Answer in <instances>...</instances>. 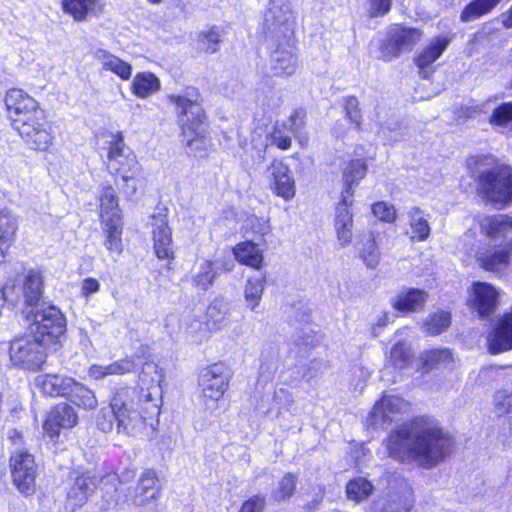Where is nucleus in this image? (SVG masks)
<instances>
[{"mask_svg":"<svg viewBox=\"0 0 512 512\" xmlns=\"http://www.w3.org/2000/svg\"><path fill=\"white\" fill-rule=\"evenodd\" d=\"M447 40L438 39L436 42L431 43L426 47L415 59L417 67L420 69V75L423 78H427L426 68L434 63L444 52L447 47Z\"/></svg>","mask_w":512,"mask_h":512,"instance_id":"f704fd0d","label":"nucleus"},{"mask_svg":"<svg viewBox=\"0 0 512 512\" xmlns=\"http://www.w3.org/2000/svg\"><path fill=\"white\" fill-rule=\"evenodd\" d=\"M350 195L342 192V199L336 207L335 228L341 245H347L352 239L353 216L349 210L352 205Z\"/></svg>","mask_w":512,"mask_h":512,"instance_id":"aec40b11","label":"nucleus"},{"mask_svg":"<svg viewBox=\"0 0 512 512\" xmlns=\"http://www.w3.org/2000/svg\"><path fill=\"white\" fill-rule=\"evenodd\" d=\"M152 234L155 254L159 259H172L174 257L171 229L163 215L153 216Z\"/></svg>","mask_w":512,"mask_h":512,"instance_id":"dca6fc26","label":"nucleus"},{"mask_svg":"<svg viewBox=\"0 0 512 512\" xmlns=\"http://www.w3.org/2000/svg\"><path fill=\"white\" fill-rule=\"evenodd\" d=\"M265 507V498L254 496L242 504L239 512H262Z\"/></svg>","mask_w":512,"mask_h":512,"instance_id":"69168bd1","label":"nucleus"},{"mask_svg":"<svg viewBox=\"0 0 512 512\" xmlns=\"http://www.w3.org/2000/svg\"><path fill=\"white\" fill-rule=\"evenodd\" d=\"M343 100L346 119L351 124L355 125L357 130H360L362 126V114L358 99L355 96H348Z\"/></svg>","mask_w":512,"mask_h":512,"instance_id":"5fc2aeb1","label":"nucleus"},{"mask_svg":"<svg viewBox=\"0 0 512 512\" xmlns=\"http://www.w3.org/2000/svg\"><path fill=\"white\" fill-rule=\"evenodd\" d=\"M499 294L490 284L475 282L472 285V294L469 305L482 318L493 314L498 306Z\"/></svg>","mask_w":512,"mask_h":512,"instance_id":"f8f14e48","label":"nucleus"},{"mask_svg":"<svg viewBox=\"0 0 512 512\" xmlns=\"http://www.w3.org/2000/svg\"><path fill=\"white\" fill-rule=\"evenodd\" d=\"M44 110L40 107L24 113L12 120L13 128L35 150H47L52 143V135L47 128Z\"/></svg>","mask_w":512,"mask_h":512,"instance_id":"0eeeda50","label":"nucleus"},{"mask_svg":"<svg viewBox=\"0 0 512 512\" xmlns=\"http://www.w3.org/2000/svg\"><path fill=\"white\" fill-rule=\"evenodd\" d=\"M407 407V403L395 395H384L374 405L369 414L368 421L372 426L383 425L392 422L396 415L400 414Z\"/></svg>","mask_w":512,"mask_h":512,"instance_id":"4468645a","label":"nucleus"},{"mask_svg":"<svg viewBox=\"0 0 512 512\" xmlns=\"http://www.w3.org/2000/svg\"><path fill=\"white\" fill-rule=\"evenodd\" d=\"M297 477L292 473H287L278 482L277 487L272 492V497L276 501H282L293 495L296 487Z\"/></svg>","mask_w":512,"mask_h":512,"instance_id":"603ef678","label":"nucleus"},{"mask_svg":"<svg viewBox=\"0 0 512 512\" xmlns=\"http://www.w3.org/2000/svg\"><path fill=\"white\" fill-rule=\"evenodd\" d=\"M271 55V69L276 76H291L295 73L298 60L293 53L294 39L291 40V47L284 41Z\"/></svg>","mask_w":512,"mask_h":512,"instance_id":"6ab92c4d","label":"nucleus"},{"mask_svg":"<svg viewBox=\"0 0 512 512\" xmlns=\"http://www.w3.org/2000/svg\"><path fill=\"white\" fill-rule=\"evenodd\" d=\"M229 303L224 298H216L207 308L206 324L211 330H221L229 324Z\"/></svg>","mask_w":512,"mask_h":512,"instance_id":"c756f323","label":"nucleus"},{"mask_svg":"<svg viewBox=\"0 0 512 512\" xmlns=\"http://www.w3.org/2000/svg\"><path fill=\"white\" fill-rule=\"evenodd\" d=\"M100 283L94 278H86L82 282L81 295L88 298L91 294L98 292Z\"/></svg>","mask_w":512,"mask_h":512,"instance_id":"774afa93","label":"nucleus"},{"mask_svg":"<svg viewBox=\"0 0 512 512\" xmlns=\"http://www.w3.org/2000/svg\"><path fill=\"white\" fill-rule=\"evenodd\" d=\"M360 257L368 268H376L380 260V253L374 238L369 237L363 244L360 250Z\"/></svg>","mask_w":512,"mask_h":512,"instance_id":"6e6d98bb","label":"nucleus"},{"mask_svg":"<svg viewBox=\"0 0 512 512\" xmlns=\"http://www.w3.org/2000/svg\"><path fill=\"white\" fill-rule=\"evenodd\" d=\"M478 191L487 200L507 205L512 202V169L495 165L479 170L477 176Z\"/></svg>","mask_w":512,"mask_h":512,"instance_id":"20e7f679","label":"nucleus"},{"mask_svg":"<svg viewBox=\"0 0 512 512\" xmlns=\"http://www.w3.org/2000/svg\"><path fill=\"white\" fill-rule=\"evenodd\" d=\"M371 16L378 17L387 14L392 5V0H370Z\"/></svg>","mask_w":512,"mask_h":512,"instance_id":"338daca9","label":"nucleus"},{"mask_svg":"<svg viewBox=\"0 0 512 512\" xmlns=\"http://www.w3.org/2000/svg\"><path fill=\"white\" fill-rule=\"evenodd\" d=\"M127 394V389H121L113 396V400H118V405L115 409L118 433L128 434L130 431L132 417L127 403L124 401V397H126Z\"/></svg>","mask_w":512,"mask_h":512,"instance_id":"a19ab883","label":"nucleus"},{"mask_svg":"<svg viewBox=\"0 0 512 512\" xmlns=\"http://www.w3.org/2000/svg\"><path fill=\"white\" fill-rule=\"evenodd\" d=\"M78 416L74 408L66 403L55 405L43 424L44 431L53 439L61 429H69L77 424Z\"/></svg>","mask_w":512,"mask_h":512,"instance_id":"ddd939ff","label":"nucleus"},{"mask_svg":"<svg viewBox=\"0 0 512 512\" xmlns=\"http://www.w3.org/2000/svg\"><path fill=\"white\" fill-rule=\"evenodd\" d=\"M100 0H63L62 6L66 13H69L77 21L86 18L89 12L96 9Z\"/></svg>","mask_w":512,"mask_h":512,"instance_id":"37998d69","label":"nucleus"},{"mask_svg":"<svg viewBox=\"0 0 512 512\" xmlns=\"http://www.w3.org/2000/svg\"><path fill=\"white\" fill-rule=\"evenodd\" d=\"M373 214L382 221L393 222L396 218V211L393 206L385 202H378L372 206Z\"/></svg>","mask_w":512,"mask_h":512,"instance_id":"e2e57ef3","label":"nucleus"},{"mask_svg":"<svg viewBox=\"0 0 512 512\" xmlns=\"http://www.w3.org/2000/svg\"><path fill=\"white\" fill-rule=\"evenodd\" d=\"M168 100L177 106L180 123L183 126V141L191 150L202 149L205 144L204 129L201 126L205 113L200 104V93L195 88H187L183 95H169Z\"/></svg>","mask_w":512,"mask_h":512,"instance_id":"f03ea898","label":"nucleus"},{"mask_svg":"<svg viewBox=\"0 0 512 512\" xmlns=\"http://www.w3.org/2000/svg\"><path fill=\"white\" fill-rule=\"evenodd\" d=\"M500 2V0H473L461 12L462 22L474 21L488 14Z\"/></svg>","mask_w":512,"mask_h":512,"instance_id":"79ce46f5","label":"nucleus"},{"mask_svg":"<svg viewBox=\"0 0 512 512\" xmlns=\"http://www.w3.org/2000/svg\"><path fill=\"white\" fill-rule=\"evenodd\" d=\"M490 123L497 126L512 124V103H504L494 109Z\"/></svg>","mask_w":512,"mask_h":512,"instance_id":"bf43d9fd","label":"nucleus"},{"mask_svg":"<svg viewBox=\"0 0 512 512\" xmlns=\"http://www.w3.org/2000/svg\"><path fill=\"white\" fill-rule=\"evenodd\" d=\"M271 175V189L273 192L285 199L290 200L295 196V181L290 175V170L287 165L280 161H273L269 167Z\"/></svg>","mask_w":512,"mask_h":512,"instance_id":"a211bd4d","label":"nucleus"},{"mask_svg":"<svg viewBox=\"0 0 512 512\" xmlns=\"http://www.w3.org/2000/svg\"><path fill=\"white\" fill-rule=\"evenodd\" d=\"M108 141L107 169L118 175L124 182L133 181L140 174V164L133 151L125 144L121 132L107 133Z\"/></svg>","mask_w":512,"mask_h":512,"instance_id":"39448f33","label":"nucleus"},{"mask_svg":"<svg viewBox=\"0 0 512 512\" xmlns=\"http://www.w3.org/2000/svg\"><path fill=\"white\" fill-rule=\"evenodd\" d=\"M422 367L425 371H430L435 368H454V358L452 352L447 349H433L426 351L421 355Z\"/></svg>","mask_w":512,"mask_h":512,"instance_id":"2f4dec72","label":"nucleus"},{"mask_svg":"<svg viewBox=\"0 0 512 512\" xmlns=\"http://www.w3.org/2000/svg\"><path fill=\"white\" fill-rule=\"evenodd\" d=\"M512 260V241L509 240L504 244L500 245V248L493 251L487 252L480 257L478 261L480 266L489 272L501 273L510 264Z\"/></svg>","mask_w":512,"mask_h":512,"instance_id":"4be33fe9","label":"nucleus"},{"mask_svg":"<svg viewBox=\"0 0 512 512\" xmlns=\"http://www.w3.org/2000/svg\"><path fill=\"white\" fill-rule=\"evenodd\" d=\"M412 360L413 353L406 343L398 342L392 347L389 362L395 369L401 370L408 367Z\"/></svg>","mask_w":512,"mask_h":512,"instance_id":"a18cd8bd","label":"nucleus"},{"mask_svg":"<svg viewBox=\"0 0 512 512\" xmlns=\"http://www.w3.org/2000/svg\"><path fill=\"white\" fill-rule=\"evenodd\" d=\"M487 340L492 354L512 349V307L496 322Z\"/></svg>","mask_w":512,"mask_h":512,"instance_id":"2eb2a0df","label":"nucleus"},{"mask_svg":"<svg viewBox=\"0 0 512 512\" xmlns=\"http://www.w3.org/2000/svg\"><path fill=\"white\" fill-rule=\"evenodd\" d=\"M427 301L425 291L410 288L401 291L393 300V307L399 312H418L422 310Z\"/></svg>","mask_w":512,"mask_h":512,"instance_id":"393cba45","label":"nucleus"},{"mask_svg":"<svg viewBox=\"0 0 512 512\" xmlns=\"http://www.w3.org/2000/svg\"><path fill=\"white\" fill-rule=\"evenodd\" d=\"M94 58L101 64L102 68L118 75L123 80L130 78L132 67L127 62L104 49H96L93 52Z\"/></svg>","mask_w":512,"mask_h":512,"instance_id":"cd10ccee","label":"nucleus"},{"mask_svg":"<svg viewBox=\"0 0 512 512\" xmlns=\"http://www.w3.org/2000/svg\"><path fill=\"white\" fill-rule=\"evenodd\" d=\"M16 229L14 217L7 211L0 210V246L13 239Z\"/></svg>","mask_w":512,"mask_h":512,"instance_id":"864d4df0","label":"nucleus"},{"mask_svg":"<svg viewBox=\"0 0 512 512\" xmlns=\"http://www.w3.org/2000/svg\"><path fill=\"white\" fill-rule=\"evenodd\" d=\"M419 29L395 24L389 27L385 42L380 47V58L386 62L393 61L403 53L410 52L421 40Z\"/></svg>","mask_w":512,"mask_h":512,"instance_id":"9d476101","label":"nucleus"},{"mask_svg":"<svg viewBox=\"0 0 512 512\" xmlns=\"http://www.w3.org/2000/svg\"><path fill=\"white\" fill-rule=\"evenodd\" d=\"M236 260L244 265L260 269L263 262V254L258 245L252 241H245L233 248Z\"/></svg>","mask_w":512,"mask_h":512,"instance_id":"7c9ffc66","label":"nucleus"},{"mask_svg":"<svg viewBox=\"0 0 512 512\" xmlns=\"http://www.w3.org/2000/svg\"><path fill=\"white\" fill-rule=\"evenodd\" d=\"M266 284V276L259 275L248 278L244 286V299L246 307L253 312H259V304L262 299Z\"/></svg>","mask_w":512,"mask_h":512,"instance_id":"473e14b6","label":"nucleus"},{"mask_svg":"<svg viewBox=\"0 0 512 512\" xmlns=\"http://www.w3.org/2000/svg\"><path fill=\"white\" fill-rule=\"evenodd\" d=\"M480 229L491 241L503 240L505 243L512 234V217L503 214L487 216L481 220Z\"/></svg>","mask_w":512,"mask_h":512,"instance_id":"412c9836","label":"nucleus"},{"mask_svg":"<svg viewBox=\"0 0 512 512\" xmlns=\"http://www.w3.org/2000/svg\"><path fill=\"white\" fill-rule=\"evenodd\" d=\"M23 314L30 322L31 335L51 347L58 344L60 336L66 330V319L58 307L48 302L40 303L36 307L23 310Z\"/></svg>","mask_w":512,"mask_h":512,"instance_id":"7ed1b4c3","label":"nucleus"},{"mask_svg":"<svg viewBox=\"0 0 512 512\" xmlns=\"http://www.w3.org/2000/svg\"><path fill=\"white\" fill-rule=\"evenodd\" d=\"M224 30L216 25L202 30L196 37V49L205 54H215L220 50Z\"/></svg>","mask_w":512,"mask_h":512,"instance_id":"c85d7f7f","label":"nucleus"},{"mask_svg":"<svg viewBox=\"0 0 512 512\" xmlns=\"http://www.w3.org/2000/svg\"><path fill=\"white\" fill-rule=\"evenodd\" d=\"M23 293L25 299V308L36 307L40 303H45L42 299L43 294V276L38 270H30L23 284Z\"/></svg>","mask_w":512,"mask_h":512,"instance_id":"a878e982","label":"nucleus"},{"mask_svg":"<svg viewBox=\"0 0 512 512\" xmlns=\"http://www.w3.org/2000/svg\"><path fill=\"white\" fill-rule=\"evenodd\" d=\"M388 455L402 463L432 469L454 449V440L435 419L420 416L392 431L385 440Z\"/></svg>","mask_w":512,"mask_h":512,"instance_id":"f257e3e1","label":"nucleus"},{"mask_svg":"<svg viewBox=\"0 0 512 512\" xmlns=\"http://www.w3.org/2000/svg\"><path fill=\"white\" fill-rule=\"evenodd\" d=\"M159 89L160 81L151 72L136 74L132 82V92L139 98H147Z\"/></svg>","mask_w":512,"mask_h":512,"instance_id":"4c0bfd02","label":"nucleus"},{"mask_svg":"<svg viewBox=\"0 0 512 512\" xmlns=\"http://www.w3.org/2000/svg\"><path fill=\"white\" fill-rule=\"evenodd\" d=\"M305 118H306V112L302 108L296 109L293 114L288 118L286 124V127L289 129L290 133L295 136L299 137L300 131L305 126Z\"/></svg>","mask_w":512,"mask_h":512,"instance_id":"680f3d73","label":"nucleus"},{"mask_svg":"<svg viewBox=\"0 0 512 512\" xmlns=\"http://www.w3.org/2000/svg\"><path fill=\"white\" fill-rule=\"evenodd\" d=\"M493 405L495 412L500 416L512 413V380L495 392Z\"/></svg>","mask_w":512,"mask_h":512,"instance_id":"de8ad7c7","label":"nucleus"},{"mask_svg":"<svg viewBox=\"0 0 512 512\" xmlns=\"http://www.w3.org/2000/svg\"><path fill=\"white\" fill-rule=\"evenodd\" d=\"M409 226L412 240L425 241L430 235V226L424 212L418 207H412L408 211Z\"/></svg>","mask_w":512,"mask_h":512,"instance_id":"e433bc0d","label":"nucleus"},{"mask_svg":"<svg viewBox=\"0 0 512 512\" xmlns=\"http://www.w3.org/2000/svg\"><path fill=\"white\" fill-rule=\"evenodd\" d=\"M73 380V378L64 375L44 374L36 377L35 384L45 395L51 397L68 396Z\"/></svg>","mask_w":512,"mask_h":512,"instance_id":"5701e85b","label":"nucleus"},{"mask_svg":"<svg viewBox=\"0 0 512 512\" xmlns=\"http://www.w3.org/2000/svg\"><path fill=\"white\" fill-rule=\"evenodd\" d=\"M412 504L406 498L403 499L400 495H393L387 501L383 508H376L377 512H409Z\"/></svg>","mask_w":512,"mask_h":512,"instance_id":"052dcab7","label":"nucleus"},{"mask_svg":"<svg viewBox=\"0 0 512 512\" xmlns=\"http://www.w3.org/2000/svg\"><path fill=\"white\" fill-rule=\"evenodd\" d=\"M158 497L159 495L150 492L140 493V489L135 488L134 494L131 496V502L135 507L141 509L140 512H156Z\"/></svg>","mask_w":512,"mask_h":512,"instance_id":"8fccbe9b","label":"nucleus"},{"mask_svg":"<svg viewBox=\"0 0 512 512\" xmlns=\"http://www.w3.org/2000/svg\"><path fill=\"white\" fill-rule=\"evenodd\" d=\"M451 323V315L448 312L440 311L431 315L424 324V331L427 335L435 336L446 330Z\"/></svg>","mask_w":512,"mask_h":512,"instance_id":"09e8293b","label":"nucleus"},{"mask_svg":"<svg viewBox=\"0 0 512 512\" xmlns=\"http://www.w3.org/2000/svg\"><path fill=\"white\" fill-rule=\"evenodd\" d=\"M117 403L118 400H113L112 398L111 403L108 406L103 407L97 415L96 425L98 429L104 433H108L113 429L114 422L116 421L115 409L118 405Z\"/></svg>","mask_w":512,"mask_h":512,"instance_id":"3c124183","label":"nucleus"},{"mask_svg":"<svg viewBox=\"0 0 512 512\" xmlns=\"http://www.w3.org/2000/svg\"><path fill=\"white\" fill-rule=\"evenodd\" d=\"M13 484L23 495H32L36 490L37 464L34 456L26 450H15L10 457Z\"/></svg>","mask_w":512,"mask_h":512,"instance_id":"9b49d317","label":"nucleus"},{"mask_svg":"<svg viewBox=\"0 0 512 512\" xmlns=\"http://www.w3.org/2000/svg\"><path fill=\"white\" fill-rule=\"evenodd\" d=\"M294 16L288 3L272 2L263 17V31L271 40L282 44L284 41L291 47L294 39Z\"/></svg>","mask_w":512,"mask_h":512,"instance_id":"6e6552de","label":"nucleus"},{"mask_svg":"<svg viewBox=\"0 0 512 512\" xmlns=\"http://www.w3.org/2000/svg\"><path fill=\"white\" fill-rule=\"evenodd\" d=\"M100 217L102 223H109L112 221L114 216L118 221H121L120 210L118 207V198L115 190L111 185L103 186L100 195Z\"/></svg>","mask_w":512,"mask_h":512,"instance_id":"72a5a7b5","label":"nucleus"},{"mask_svg":"<svg viewBox=\"0 0 512 512\" xmlns=\"http://www.w3.org/2000/svg\"><path fill=\"white\" fill-rule=\"evenodd\" d=\"M67 397L72 403L86 410H93L98 405L94 392L75 380H73Z\"/></svg>","mask_w":512,"mask_h":512,"instance_id":"c9c22d12","label":"nucleus"},{"mask_svg":"<svg viewBox=\"0 0 512 512\" xmlns=\"http://www.w3.org/2000/svg\"><path fill=\"white\" fill-rule=\"evenodd\" d=\"M135 488L140 489V493L150 492L159 495L160 487L158 485V478L156 472L152 469H147L141 475L138 485Z\"/></svg>","mask_w":512,"mask_h":512,"instance_id":"4d7b16f0","label":"nucleus"},{"mask_svg":"<svg viewBox=\"0 0 512 512\" xmlns=\"http://www.w3.org/2000/svg\"><path fill=\"white\" fill-rule=\"evenodd\" d=\"M99 479L95 475L83 474L75 479L67 494L66 507L71 511L82 507L96 490Z\"/></svg>","mask_w":512,"mask_h":512,"instance_id":"f3484780","label":"nucleus"},{"mask_svg":"<svg viewBox=\"0 0 512 512\" xmlns=\"http://www.w3.org/2000/svg\"><path fill=\"white\" fill-rule=\"evenodd\" d=\"M105 225V231L107 233V239L105 241L106 248L116 254L122 252V224L114 216L111 222L103 223Z\"/></svg>","mask_w":512,"mask_h":512,"instance_id":"c03bdc74","label":"nucleus"},{"mask_svg":"<svg viewBox=\"0 0 512 512\" xmlns=\"http://www.w3.org/2000/svg\"><path fill=\"white\" fill-rule=\"evenodd\" d=\"M286 124H279L273 128L270 133L269 139L272 145H276L279 149L287 150L291 147V137L286 133Z\"/></svg>","mask_w":512,"mask_h":512,"instance_id":"13d9d810","label":"nucleus"},{"mask_svg":"<svg viewBox=\"0 0 512 512\" xmlns=\"http://www.w3.org/2000/svg\"><path fill=\"white\" fill-rule=\"evenodd\" d=\"M273 401L279 410H289L294 404V397L288 390L280 388L274 392Z\"/></svg>","mask_w":512,"mask_h":512,"instance_id":"0e129e2a","label":"nucleus"},{"mask_svg":"<svg viewBox=\"0 0 512 512\" xmlns=\"http://www.w3.org/2000/svg\"><path fill=\"white\" fill-rule=\"evenodd\" d=\"M135 368L136 363L134 358L125 357L105 366L94 364L89 368L88 373L90 377L100 380L110 375H124L131 373Z\"/></svg>","mask_w":512,"mask_h":512,"instance_id":"bb28decb","label":"nucleus"},{"mask_svg":"<svg viewBox=\"0 0 512 512\" xmlns=\"http://www.w3.org/2000/svg\"><path fill=\"white\" fill-rule=\"evenodd\" d=\"M217 275L218 270L214 262L205 260L200 263L197 271L193 275L192 283L197 289L206 291L213 285Z\"/></svg>","mask_w":512,"mask_h":512,"instance_id":"ea45409f","label":"nucleus"},{"mask_svg":"<svg viewBox=\"0 0 512 512\" xmlns=\"http://www.w3.org/2000/svg\"><path fill=\"white\" fill-rule=\"evenodd\" d=\"M373 491L372 484L365 478H357L348 482L346 493L349 499L361 502L367 499Z\"/></svg>","mask_w":512,"mask_h":512,"instance_id":"49530a36","label":"nucleus"},{"mask_svg":"<svg viewBox=\"0 0 512 512\" xmlns=\"http://www.w3.org/2000/svg\"><path fill=\"white\" fill-rule=\"evenodd\" d=\"M367 166L364 160L356 159L350 161L343 171V181L345 188L344 193L353 196L352 186L358 184V182L366 175Z\"/></svg>","mask_w":512,"mask_h":512,"instance_id":"58836bf2","label":"nucleus"},{"mask_svg":"<svg viewBox=\"0 0 512 512\" xmlns=\"http://www.w3.org/2000/svg\"><path fill=\"white\" fill-rule=\"evenodd\" d=\"M44 341L37 340L36 337L15 339L11 342L9 354L12 363L23 369L30 371L39 370L46 361L47 349Z\"/></svg>","mask_w":512,"mask_h":512,"instance_id":"1a4fd4ad","label":"nucleus"},{"mask_svg":"<svg viewBox=\"0 0 512 512\" xmlns=\"http://www.w3.org/2000/svg\"><path fill=\"white\" fill-rule=\"evenodd\" d=\"M230 377V370L224 363H215L201 371L199 385L202 401L210 414L219 409V401L228 388Z\"/></svg>","mask_w":512,"mask_h":512,"instance_id":"423d86ee","label":"nucleus"},{"mask_svg":"<svg viewBox=\"0 0 512 512\" xmlns=\"http://www.w3.org/2000/svg\"><path fill=\"white\" fill-rule=\"evenodd\" d=\"M5 104L12 120L39 107L38 103L21 89H10L5 96Z\"/></svg>","mask_w":512,"mask_h":512,"instance_id":"b1692460","label":"nucleus"}]
</instances>
